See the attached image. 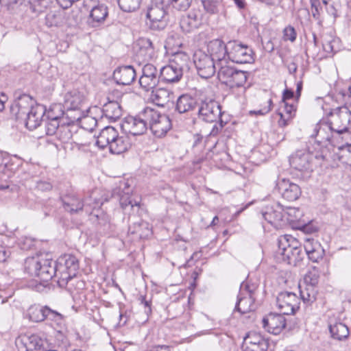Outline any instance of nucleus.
Masks as SVG:
<instances>
[{
  "instance_id": "c03bdc74",
  "label": "nucleus",
  "mask_w": 351,
  "mask_h": 351,
  "mask_svg": "<svg viewBox=\"0 0 351 351\" xmlns=\"http://www.w3.org/2000/svg\"><path fill=\"white\" fill-rule=\"evenodd\" d=\"M247 343L254 345V351H267L268 348L267 341L259 334L256 332L250 333L245 338Z\"/></svg>"
},
{
  "instance_id": "1a4fd4ad",
  "label": "nucleus",
  "mask_w": 351,
  "mask_h": 351,
  "mask_svg": "<svg viewBox=\"0 0 351 351\" xmlns=\"http://www.w3.org/2000/svg\"><path fill=\"white\" fill-rule=\"evenodd\" d=\"M228 59L237 64L250 63L253 61L254 52L246 45L237 41L228 42Z\"/></svg>"
},
{
  "instance_id": "bf43d9fd",
  "label": "nucleus",
  "mask_w": 351,
  "mask_h": 351,
  "mask_svg": "<svg viewBox=\"0 0 351 351\" xmlns=\"http://www.w3.org/2000/svg\"><path fill=\"white\" fill-rule=\"evenodd\" d=\"M80 125L86 130H93L97 125V120L90 116L84 115Z\"/></svg>"
},
{
  "instance_id": "c9c22d12",
  "label": "nucleus",
  "mask_w": 351,
  "mask_h": 351,
  "mask_svg": "<svg viewBox=\"0 0 351 351\" xmlns=\"http://www.w3.org/2000/svg\"><path fill=\"white\" fill-rule=\"evenodd\" d=\"M170 64L183 73L189 69L190 56L185 52L176 51L173 55Z\"/></svg>"
},
{
  "instance_id": "ddd939ff",
  "label": "nucleus",
  "mask_w": 351,
  "mask_h": 351,
  "mask_svg": "<svg viewBox=\"0 0 351 351\" xmlns=\"http://www.w3.org/2000/svg\"><path fill=\"white\" fill-rule=\"evenodd\" d=\"M160 80V71L152 64H146L142 68V75L139 78L141 88L145 91H149L156 88Z\"/></svg>"
},
{
  "instance_id": "473e14b6",
  "label": "nucleus",
  "mask_w": 351,
  "mask_h": 351,
  "mask_svg": "<svg viewBox=\"0 0 351 351\" xmlns=\"http://www.w3.org/2000/svg\"><path fill=\"white\" fill-rule=\"evenodd\" d=\"M104 115L110 120L115 121L122 116V108L118 100H112L103 107Z\"/></svg>"
},
{
  "instance_id": "7ed1b4c3",
  "label": "nucleus",
  "mask_w": 351,
  "mask_h": 351,
  "mask_svg": "<svg viewBox=\"0 0 351 351\" xmlns=\"http://www.w3.org/2000/svg\"><path fill=\"white\" fill-rule=\"evenodd\" d=\"M328 117L329 129L338 134L347 132L351 125V111L346 106L332 110Z\"/></svg>"
},
{
  "instance_id": "58836bf2",
  "label": "nucleus",
  "mask_w": 351,
  "mask_h": 351,
  "mask_svg": "<svg viewBox=\"0 0 351 351\" xmlns=\"http://www.w3.org/2000/svg\"><path fill=\"white\" fill-rule=\"evenodd\" d=\"M77 131V127L75 125L70 124L69 122L63 121L56 134L57 137L62 143H68L73 137V135Z\"/></svg>"
},
{
  "instance_id": "6ab92c4d",
  "label": "nucleus",
  "mask_w": 351,
  "mask_h": 351,
  "mask_svg": "<svg viewBox=\"0 0 351 351\" xmlns=\"http://www.w3.org/2000/svg\"><path fill=\"white\" fill-rule=\"evenodd\" d=\"M313 156L309 152L297 151L289 158L290 165L300 171H307L311 168V163Z\"/></svg>"
},
{
  "instance_id": "e2e57ef3",
  "label": "nucleus",
  "mask_w": 351,
  "mask_h": 351,
  "mask_svg": "<svg viewBox=\"0 0 351 351\" xmlns=\"http://www.w3.org/2000/svg\"><path fill=\"white\" fill-rule=\"evenodd\" d=\"M311 5V12L313 18L316 20L319 19L322 7L320 4L319 0H310Z\"/></svg>"
},
{
  "instance_id": "4c0bfd02",
  "label": "nucleus",
  "mask_w": 351,
  "mask_h": 351,
  "mask_svg": "<svg viewBox=\"0 0 351 351\" xmlns=\"http://www.w3.org/2000/svg\"><path fill=\"white\" fill-rule=\"evenodd\" d=\"M130 147L131 143L128 137L118 134V136L110 144L108 148L112 154H120L126 152Z\"/></svg>"
},
{
  "instance_id": "f257e3e1",
  "label": "nucleus",
  "mask_w": 351,
  "mask_h": 351,
  "mask_svg": "<svg viewBox=\"0 0 351 351\" xmlns=\"http://www.w3.org/2000/svg\"><path fill=\"white\" fill-rule=\"evenodd\" d=\"M56 263L57 282L60 287L71 289L72 282L79 269L77 258L71 254H64L58 258Z\"/></svg>"
},
{
  "instance_id": "72a5a7b5",
  "label": "nucleus",
  "mask_w": 351,
  "mask_h": 351,
  "mask_svg": "<svg viewBox=\"0 0 351 351\" xmlns=\"http://www.w3.org/2000/svg\"><path fill=\"white\" fill-rule=\"evenodd\" d=\"M65 9L50 10L45 16V25L49 27H60L64 25Z\"/></svg>"
},
{
  "instance_id": "8fccbe9b",
  "label": "nucleus",
  "mask_w": 351,
  "mask_h": 351,
  "mask_svg": "<svg viewBox=\"0 0 351 351\" xmlns=\"http://www.w3.org/2000/svg\"><path fill=\"white\" fill-rule=\"evenodd\" d=\"M317 291L315 287L306 285L304 289L300 288L301 299L304 303H312L316 300Z\"/></svg>"
},
{
  "instance_id": "5fc2aeb1",
  "label": "nucleus",
  "mask_w": 351,
  "mask_h": 351,
  "mask_svg": "<svg viewBox=\"0 0 351 351\" xmlns=\"http://www.w3.org/2000/svg\"><path fill=\"white\" fill-rule=\"evenodd\" d=\"M119 8L123 12H130L138 9L141 0H117Z\"/></svg>"
},
{
  "instance_id": "0eeeda50",
  "label": "nucleus",
  "mask_w": 351,
  "mask_h": 351,
  "mask_svg": "<svg viewBox=\"0 0 351 351\" xmlns=\"http://www.w3.org/2000/svg\"><path fill=\"white\" fill-rule=\"evenodd\" d=\"M197 106L198 118L204 122H217L222 114L220 104L213 98H201Z\"/></svg>"
},
{
  "instance_id": "a878e982",
  "label": "nucleus",
  "mask_w": 351,
  "mask_h": 351,
  "mask_svg": "<svg viewBox=\"0 0 351 351\" xmlns=\"http://www.w3.org/2000/svg\"><path fill=\"white\" fill-rule=\"evenodd\" d=\"M136 71L132 66H123L117 68L113 73V78L118 84L130 85L134 82Z\"/></svg>"
},
{
  "instance_id": "69168bd1",
  "label": "nucleus",
  "mask_w": 351,
  "mask_h": 351,
  "mask_svg": "<svg viewBox=\"0 0 351 351\" xmlns=\"http://www.w3.org/2000/svg\"><path fill=\"white\" fill-rule=\"evenodd\" d=\"M315 244H320L317 241L315 240L313 238H306L304 241V248L305 250L306 254H308L311 252L315 250L317 247H315Z\"/></svg>"
},
{
  "instance_id": "39448f33",
  "label": "nucleus",
  "mask_w": 351,
  "mask_h": 351,
  "mask_svg": "<svg viewBox=\"0 0 351 351\" xmlns=\"http://www.w3.org/2000/svg\"><path fill=\"white\" fill-rule=\"evenodd\" d=\"M147 107L138 112L136 116H128L125 118L121 124L122 130L127 134L133 136L143 134L148 128V119Z\"/></svg>"
},
{
  "instance_id": "338daca9",
  "label": "nucleus",
  "mask_w": 351,
  "mask_h": 351,
  "mask_svg": "<svg viewBox=\"0 0 351 351\" xmlns=\"http://www.w3.org/2000/svg\"><path fill=\"white\" fill-rule=\"evenodd\" d=\"M30 3L32 5V8L33 12H42L43 9L47 7V1L46 0H31Z\"/></svg>"
},
{
  "instance_id": "de8ad7c7",
  "label": "nucleus",
  "mask_w": 351,
  "mask_h": 351,
  "mask_svg": "<svg viewBox=\"0 0 351 351\" xmlns=\"http://www.w3.org/2000/svg\"><path fill=\"white\" fill-rule=\"evenodd\" d=\"M65 22L64 25L69 27L77 26L82 21L81 12L78 10H72L70 11H65Z\"/></svg>"
},
{
  "instance_id": "0e129e2a",
  "label": "nucleus",
  "mask_w": 351,
  "mask_h": 351,
  "mask_svg": "<svg viewBox=\"0 0 351 351\" xmlns=\"http://www.w3.org/2000/svg\"><path fill=\"white\" fill-rule=\"evenodd\" d=\"M284 213L289 216L288 220L290 221L298 220L302 215V213L299 208L291 207L287 208V211L284 212Z\"/></svg>"
},
{
  "instance_id": "7c9ffc66",
  "label": "nucleus",
  "mask_w": 351,
  "mask_h": 351,
  "mask_svg": "<svg viewBox=\"0 0 351 351\" xmlns=\"http://www.w3.org/2000/svg\"><path fill=\"white\" fill-rule=\"evenodd\" d=\"M198 103L197 99L190 95L183 94L177 99L176 110L180 114L186 113L193 110Z\"/></svg>"
},
{
  "instance_id": "2f4dec72",
  "label": "nucleus",
  "mask_w": 351,
  "mask_h": 351,
  "mask_svg": "<svg viewBox=\"0 0 351 351\" xmlns=\"http://www.w3.org/2000/svg\"><path fill=\"white\" fill-rule=\"evenodd\" d=\"M182 75L183 73L171 64L163 66L160 70V80L169 84L178 82Z\"/></svg>"
},
{
  "instance_id": "b1692460",
  "label": "nucleus",
  "mask_w": 351,
  "mask_h": 351,
  "mask_svg": "<svg viewBox=\"0 0 351 351\" xmlns=\"http://www.w3.org/2000/svg\"><path fill=\"white\" fill-rule=\"evenodd\" d=\"M40 269H39L38 277L40 280L44 282H48L53 278L57 279V267L56 261H53L51 258H40Z\"/></svg>"
},
{
  "instance_id": "a211bd4d",
  "label": "nucleus",
  "mask_w": 351,
  "mask_h": 351,
  "mask_svg": "<svg viewBox=\"0 0 351 351\" xmlns=\"http://www.w3.org/2000/svg\"><path fill=\"white\" fill-rule=\"evenodd\" d=\"M263 328L269 332L278 335L285 328L286 319L282 313H269L263 317Z\"/></svg>"
},
{
  "instance_id": "423d86ee",
  "label": "nucleus",
  "mask_w": 351,
  "mask_h": 351,
  "mask_svg": "<svg viewBox=\"0 0 351 351\" xmlns=\"http://www.w3.org/2000/svg\"><path fill=\"white\" fill-rule=\"evenodd\" d=\"M148 119V128L156 137L164 136L171 128V121L169 117L165 114H161L158 110L147 107Z\"/></svg>"
},
{
  "instance_id": "09e8293b",
  "label": "nucleus",
  "mask_w": 351,
  "mask_h": 351,
  "mask_svg": "<svg viewBox=\"0 0 351 351\" xmlns=\"http://www.w3.org/2000/svg\"><path fill=\"white\" fill-rule=\"evenodd\" d=\"M0 160V173L10 176L15 171L17 166L12 162L10 156L8 155L1 156Z\"/></svg>"
},
{
  "instance_id": "9d476101",
  "label": "nucleus",
  "mask_w": 351,
  "mask_h": 351,
  "mask_svg": "<svg viewBox=\"0 0 351 351\" xmlns=\"http://www.w3.org/2000/svg\"><path fill=\"white\" fill-rule=\"evenodd\" d=\"M300 298L294 293L283 291L276 297V306L284 315H293L299 309Z\"/></svg>"
},
{
  "instance_id": "412c9836",
  "label": "nucleus",
  "mask_w": 351,
  "mask_h": 351,
  "mask_svg": "<svg viewBox=\"0 0 351 351\" xmlns=\"http://www.w3.org/2000/svg\"><path fill=\"white\" fill-rule=\"evenodd\" d=\"M108 16V7L104 3H99L91 8L88 24L92 27H99L105 22Z\"/></svg>"
},
{
  "instance_id": "603ef678",
  "label": "nucleus",
  "mask_w": 351,
  "mask_h": 351,
  "mask_svg": "<svg viewBox=\"0 0 351 351\" xmlns=\"http://www.w3.org/2000/svg\"><path fill=\"white\" fill-rule=\"evenodd\" d=\"M64 319V317L63 315L46 305L45 320H49L54 322L56 325L60 326L63 323Z\"/></svg>"
},
{
  "instance_id": "cd10ccee",
  "label": "nucleus",
  "mask_w": 351,
  "mask_h": 351,
  "mask_svg": "<svg viewBox=\"0 0 351 351\" xmlns=\"http://www.w3.org/2000/svg\"><path fill=\"white\" fill-rule=\"evenodd\" d=\"M128 233L133 236L134 240L143 239L152 234V230L147 222L139 219L129 226Z\"/></svg>"
},
{
  "instance_id": "dca6fc26",
  "label": "nucleus",
  "mask_w": 351,
  "mask_h": 351,
  "mask_svg": "<svg viewBox=\"0 0 351 351\" xmlns=\"http://www.w3.org/2000/svg\"><path fill=\"white\" fill-rule=\"evenodd\" d=\"M276 188L282 198L289 202L297 200L302 193L300 186L289 179L283 178L278 180Z\"/></svg>"
},
{
  "instance_id": "bb28decb",
  "label": "nucleus",
  "mask_w": 351,
  "mask_h": 351,
  "mask_svg": "<svg viewBox=\"0 0 351 351\" xmlns=\"http://www.w3.org/2000/svg\"><path fill=\"white\" fill-rule=\"evenodd\" d=\"M64 210L71 214L83 210L84 204L82 199L73 193H69L60 197Z\"/></svg>"
},
{
  "instance_id": "4be33fe9",
  "label": "nucleus",
  "mask_w": 351,
  "mask_h": 351,
  "mask_svg": "<svg viewBox=\"0 0 351 351\" xmlns=\"http://www.w3.org/2000/svg\"><path fill=\"white\" fill-rule=\"evenodd\" d=\"M134 50L136 56L142 60H149L155 56L153 43L147 38H140L135 44Z\"/></svg>"
},
{
  "instance_id": "aec40b11",
  "label": "nucleus",
  "mask_w": 351,
  "mask_h": 351,
  "mask_svg": "<svg viewBox=\"0 0 351 351\" xmlns=\"http://www.w3.org/2000/svg\"><path fill=\"white\" fill-rule=\"evenodd\" d=\"M263 218L275 228H278L282 225L285 217L283 208L280 206H267L262 211Z\"/></svg>"
},
{
  "instance_id": "680f3d73",
  "label": "nucleus",
  "mask_w": 351,
  "mask_h": 351,
  "mask_svg": "<svg viewBox=\"0 0 351 351\" xmlns=\"http://www.w3.org/2000/svg\"><path fill=\"white\" fill-rule=\"evenodd\" d=\"M297 33L291 25L287 26L283 30V40L293 43L296 40Z\"/></svg>"
},
{
  "instance_id": "13d9d810",
  "label": "nucleus",
  "mask_w": 351,
  "mask_h": 351,
  "mask_svg": "<svg viewBox=\"0 0 351 351\" xmlns=\"http://www.w3.org/2000/svg\"><path fill=\"white\" fill-rule=\"evenodd\" d=\"M173 8L178 11L184 12L190 7L192 0H169Z\"/></svg>"
},
{
  "instance_id": "ea45409f",
  "label": "nucleus",
  "mask_w": 351,
  "mask_h": 351,
  "mask_svg": "<svg viewBox=\"0 0 351 351\" xmlns=\"http://www.w3.org/2000/svg\"><path fill=\"white\" fill-rule=\"evenodd\" d=\"M150 99L157 106L164 107L170 99V93L166 88H153Z\"/></svg>"
},
{
  "instance_id": "a19ab883",
  "label": "nucleus",
  "mask_w": 351,
  "mask_h": 351,
  "mask_svg": "<svg viewBox=\"0 0 351 351\" xmlns=\"http://www.w3.org/2000/svg\"><path fill=\"white\" fill-rule=\"evenodd\" d=\"M46 306L31 305L27 310L25 317L33 322H41L45 320Z\"/></svg>"
},
{
  "instance_id": "774afa93",
  "label": "nucleus",
  "mask_w": 351,
  "mask_h": 351,
  "mask_svg": "<svg viewBox=\"0 0 351 351\" xmlns=\"http://www.w3.org/2000/svg\"><path fill=\"white\" fill-rule=\"evenodd\" d=\"M120 205L123 209H126L128 206L133 207L134 206H138L137 202H133L128 195H122L120 197Z\"/></svg>"
},
{
  "instance_id": "20e7f679",
  "label": "nucleus",
  "mask_w": 351,
  "mask_h": 351,
  "mask_svg": "<svg viewBox=\"0 0 351 351\" xmlns=\"http://www.w3.org/2000/svg\"><path fill=\"white\" fill-rule=\"evenodd\" d=\"M248 73L241 70H238L233 66L221 64L218 71V78L223 83L230 88H239L244 86L245 84Z\"/></svg>"
},
{
  "instance_id": "6e6d98bb",
  "label": "nucleus",
  "mask_w": 351,
  "mask_h": 351,
  "mask_svg": "<svg viewBox=\"0 0 351 351\" xmlns=\"http://www.w3.org/2000/svg\"><path fill=\"white\" fill-rule=\"evenodd\" d=\"M319 270L313 267L304 276V282L306 285H312L315 287L319 282Z\"/></svg>"
},
{
  "instance_id": "864d4df0",
  "label": "nucleus",
  "mask_w": 351,
  "mask_h": 351,
  "mask_svg": "<svg viewBox=\"0 0 351 351\" xmlns=\"http://www.w3.org/2000/svg\"><path fill=\"white\" fill-rule=\"evenodd\" d=\"M64 319V317L63 315L46 305L45 320H49L54 322L56 325L60 326L63 323Z\"/></svg>"
},
{
  "instance_id": "e433bc0d",
  "label": "nucleus",
  "mask_w": 351,
  "mask_h": 351,
  "mask_svg": "<svg viewBox=\"0 0 351 351\" xmlns=\"http://www.w3.org/2000/svg\"><path fill=\"white\" fill-rule=\"evenodd\" d=\"M65 109H82L84 100L83 95L77 91L68 93L64 97Z\"/></svg>"
},
{
  "instance_id": "49530a36",
  "label": "nucleus",
  "mask_w": 351,
  "mask_h": 351,
  "mask_svg": "<svg viewBox=\"0 0 351 351\" xmlns=\"http://www.w3.org/2000/svg\"><path fill=\"white\" fill-rule=\"evenodd\" d=\"M40 258L41 256L27 258L24 263L25 271L31 276L37 277L38 269H40Z\"/></svg>"
},
{
  "instance_id": "37998d69",
  "label": "nucleus",
  "mask_w": 351,
  "mask_h": 351,
  "mask_svg": "<svg viewBox=\"0 0 351 351\" xmlns=\"http://www.w3.org/2000/svg\"><path fill=\"white\" fill-rule=\"evenodd\" d=\"M66 109L61 104H51L48 110L45 109L44 117L46 119H56L63 121L65 119Z\"/></svg>"
},
{
  "instance_id": "4468645a",
  "label": "nucleus",
  "mask_w": 351,
  "mask_h": 351,
  "mask_svg": "<svg viewBox=\"0 0 351 351\" xmlns=\"http://www.w3.org/2000/svg\"><path fill=\"white\" fill-rule=\"evenodd\" d=\"M146 18L149 20L147 24L153 30H162L167 25V15L163 7L154 5L149 8L146 11Z\"/></svg>"
},
{
  "instance_id": "4d7b16f0",
  "label": "nucleus",
  "mask_w": 351,
  "mask_h": 351,
  "mask_svg": "<svg viewBox=\"0 0 351 351\" xmlns=\"http://www.w3.org/2000/svg\"><path fill=\"white\" fill-rule=\"evenodd\" d=\"M44 121H45L46 134L47 135H53L55 134H57L61 125L62 121L46 118Z\"/></svg>"
},
{
  "instance_id": "c85d7f7f",
  "label": "nucleus",
  "mask_w": 351,
  "mask_h": 351,
  "mask_svg": "<svg viewBox=\"0 0 351 351\" xmlns=\"http://www.w3.org/2000/svg\"><path fill=\"white\" fill-rule=\"evenodd\" d=\"M118 131L112 126H107L102 129L97 136L96 145L101 149H104L112 143L118 136Z\"/></svg>"
},
{
  "instance_id": "79ce46f5",
  "label": "nucleus",
  "mask_w": 351,
  "mask_h": 351,
  "mask_svg": "<svg viewBox=\"0 0 351 351\" xmlns=\"http://www.w3.org/2000/svg\"><path fill=\"white\" fill-rule=\"evenodd\" d=\"M242 293L238 296L235 306V310L241 314H245L254 309V300L252 295L242 296Z\"/></svg>"
},
{
  "instance_id": "c756f323",
  "label": "nucleus",
  "mask_w": 351,
  "mask_h": 351,
  "mask_svg": "<svg viewBox=\"0 0 351 351\" xmlns=\"http://www.w3.org/2000/svg\"><path fill=\"white\" fill-rule=\"evenodd\" d=\"M328 330L330 337L335 340L343 341L346 339L349 335L348 328L341 322L330 321Z\"/></svg>"
},
{
  "instance_id": "f3484780",
  "label": "nucleus",
  "mask_w": 351,
  "mask_h": 351,
  "mask_svg": "<svg viewBox=\"0 0 351 351\" xmlns=\"http://www.w3.org/2000/svg\"><path fill=\"white\" fill-rule=\"evenodd\" d=\"M203 14L199 9H192L187 15L183 16L180 21L182 32L190 33L198 29L202 23Z\"/></svg>"
},
{
  "instance_id": "3c124183",
  "label": "nucleus",
  "mask_w": 351,
  "mask_h": 351,
  "mask_svg": "<svg viewBox=\"0 0 351 351\" xmlns=\"http://www.w3.org/2000/svg\"><path fill=\"white\" fill-rule=\"evenodd\" d=\"M84 113L82 109H66L64 121L74 125L75 122L80 123Z\"/></svg>"
},
{
  "instance_id": "f03ea898",
  "label": "nucleus",
  "mask_w": 351,
  "mask_h": 351,
  "mask_svg": "<svg viewBox=\"0 0 351 351\" xmlns=\"http://www.w3.org/2000/svg\"><path fill=\"white\" fill-rule=\"evenodd\" d=\"M297 241L290 235H283L278 238V248L276 258L279 261L297 266L303 259L301 248L297 246Z\"/></svg>"
},
{
  "instance_id": "f704fd0d",
  "label": "nucleus",
  "mask_w": 351,
  "mask_h": 351,
  "mask_svg": "<svg viewBox=\"0 0 351 351\" xmlns=\"http://www.w3.org/2000/svg\"><path fill=\"white\" fill-rule=\"evenodd\" d=\"M322 47L328 53H335L340 49V40L331 32L324 33L322 36Z\"/></svg>"
},
{
  "instance_id": "a18cd8bd",
  "label": "nucleus",
  "mask_w": 351,
  "mask_h": 351,
  "mask_svg": "<svg viewBox=\"0 0 351 351\" xmlns=\"http://www.w3.org/2000/svg\"><path fill=\"white\" fill-rule=\"evenodd\" d=\"M204 11L209 14H218L223 10V0H201Z\"/></svg>"
},
{
  "instance_id": "393cba45",
  "label": "nucleus",
  "mask_w": 351,
  "mask_h": 351,
  "mask_svg": "<svg viewBox=\"0 0 351 351\" xmlns=\"http://www.w3.org/2000/svg\"><path fill=\"white\" fill-rule=\"evenodd\" d=\"M45 113V108L44 106L36 105L32 111L25 116V118L23 119L27 128L29 130L37 128L43 121V117Z\"/></svg>"
},
{
  "instance_id": "6e6552de",
  "label": "nucleus",
  "mask_w": 351,
  "mask_h": 351,
  "mask_svg": "<svg viewBox=\"0 0 351 351\" xmlns=\"http://www.w3.org/2000/svg\"><path fill=\"white\" fill-rule=\"evenodd\" d=\"M193 63L197 74L202 78L211 77L216 71L215 60L202 50H197L194 53Z\"/></svg>"
},
{
  "instance_id": "9b49d317",
  "label": "nucleus",
  "mask_w": 351,
  "mask_h": 351,
  "mask_svg": "<svg viewBox=\"0 0 351 351\" xmlns=\"http://www.w3.org/2000/svg\"><path fill=\"white\" fill-rule=\"evenodd\" d=\"M47 341L36 334L21 335L16 341L19 351H42L46 349Z\"/></svg>"
},
{
  "instance_id": "052dcab7",
  "label": "nucleus",
  "mask_w": 351,
  "mask_h": 351,
  "mask_svg": "<svg viewBox=\"0 0 351 351\" xmlns=\"http://www.w3.org/2000/svg\"><path fill=\"white\" fill-rule=\"evenodd\" d=\"M315 247H317L315 250L307 254L308 259L313 262H318L324 255V250L321 244H315Z\"/></svg>"
},
{
  "instance_id": "5701e85b",
  "label": "nucleus",
  "mask_w": 351,
  "mask_h": 351,
  "mask_svg": "<svg viewBox=\"0 0 351 351\" xmlns=\"http://www.w3.org/2000/svg\"><path fill=\"white\" fill-rule=\"evenodd\" d=\"M228 43L226 45L220 39H215L209 42L208 51L215 61L221 62L226 56L228 57Z\"/></svg>"
},
{
  "instance_id": "f8f14e48",
  "label": "nucleus",
  "mask_w": 351,
  "mask_h": 351,
  "mask_svg": "<svg viewBox=\"0 0 351 351\" xmlns=\"http://www.w3.org/2000/svg\"><path fill=\"white\" fill-rule=\"evenodd\" d=\"M35 101L27 94H21L16 96V99L10 106V112L18 120L23 119L25 116L35 107Z\"/></svg>"
},
{
  "instance_id": "2eb2a0df",
  "label": "nucleus",
  "mask_w": 351,
  "mask_h": 351,
  "mask_svg": "<svg viewBox=\"0 0 351 351\" xmlns=\"http://www.w3.org/2000/svg\"><path fill=\"white\" fill-rule=\"evenodd\" d=\"M110 195L108 193L100 189L92 191L88 197L82 199L84 208L86 213L91 214L93 210L99 208L104 202L108 201Z\"/></svg>"
}]
</instances>
